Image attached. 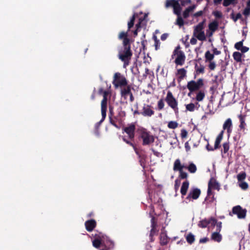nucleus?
Listing matches in <instances>:
<instances>
[{
  "instance_id": "obj_57",
  "label": "nucleus",
  "mask_w": 250,
  "mask_h": 250,
  "mask_svg": "<svg viewBox=\"0 0 250 250\" xmlns=\"http://www.w3.org/2000/svg\"><path fill=\"white\" fill-rule=\"evenodd\" d=\"M212 14L218 19L221 18L222 17V14L220 11H215L212 13Z\"/></svg>"
},
{
  "instance_id": "obj_41",
  "label": "nucleus",
  "mask_w": 250,
  "mask_h": 250,
  "mask_svg": "<svg viewBox=\"0 0 250 250\" xmlns=\"http://www.w3.org/2000/svg\"><path fill=\"white\" fill-rule=\"evenodd\" d=\"M186 240L188 243L191 244L195 241L194 236L192 233H190L187 236Z\"/></svg>"
},
{
  "instance_id": "obj_19",
  "label": "nucleus",
  "mask_w": 250,
  "mask_h": 250,
  "mask_svg": "<svg viewBox=\"0 0 250 250\" xmlns=\"http://www.w3.org/2000/svg\"><path fill=\"white\" fill-rule=\"evenodd\" d=\"M189 183L188 180L185 181L182 183L180 192L182 194V197H183L187 194V191L189 188Z\"/></svg>"
},
{
  "instance_id": "obj_59",
  "label": "nucleus",
  "mask_w": 250,
  "mask_h": 250,
  "mask_svg": "<svg viewBox=\"0 0 250 250\" xmlns=\"http://www.w3.org/2000/svg\"><path fill=\"white\" fill-rule=\"evenodd\" d=\"M208 68L210 70H214L216 67L215 62L213 61L209 62Z\"/></svg>"
},
{
  "instance_id": "obj_10",
  "label": "nucleus",
  "mask_w": 250,
  "mask_h": 250,
  "mask_svg": "<svg viewBox=\"0 0 250 250\" xmlns=\"http://www.w3.org/2000/svg\"><path fill=\"white\" fill-rule=\"evenodd\" d=\"M247 212L246 209H243L240 206L237 205L232 208V211L229 212V215L232 216L233 215H236L239 219H244Z\"/></svg>"
},
{
  "instance_id": "obj_27",
  "label": "nucleus",
  "mask_w": 250,
  "mask_h": 250,
  "mask_svg": "<svg viewBox=\"0 0 250 250\" xmlns=\"http://www.w3.org/2000/svg\"><path fill=\"white\" fill-rule=\"evenodd\" d=\"M210 223V220L207 219H204L201 221H200L198 223V226L199 227L201 228H206L208 224Z\"/></svg>"
},
{
  "instance_id": "obj_14",
  "label": "nucleus",
  "mask_w": 250,
  "mask_h": 250,
  "mask_svg": "<svg viewBox=\"0 0 250 250\" xmlns=\"http://www.w3.org/2000/svg\"><path fill=\"white\" fill-rule=\"evenodd\" d=\"M84 225L88 231H92L96 227L97 223L94 219L88 220L85 222Z\"/></svg>"
},
{
  "instance_id": "obj_36",
  "label": "nucleus",
  "mask_w": 250,
  "mask_h": 250,
  "mask_svg": "<svg viewBox=\"0 0 250 250\" xmlns=\"http://www.w3.org/2000/svg\"><path fill=\"white\" fill-rule=\"evenodd\" d=\"M205 57L206 58V62H211L214 59V54H211L209 51H207L205 53Z\"/></svg>"
},
{
  "instance_id": "obj_60",
  "label": "nucleus",
  "mask_w": 250,
  "mask_h": 250,
  "mask_svg": "<svg viewBox=\"0 0 250 250\" xmlns=\"http://www.w3.org/2000/svg\"><path fill=\"white\" fill-rule=\"evenodd\" d=\"M187 136H188V131L185 129H182L181 130V138L182 139L185 138L187 137Z\"/></svg>"
},
{
  "instance_id": "obj_58",
  "label": "nucleus",
  "mask_w": 250,
  "mask_h": 250,
  "mask_svg": "<svg viewBox=\"0 0 250 250\" xmlns=\"http://www.w3.org/2000/svg\"><path fill=\"white\" fill-rule=\"evenodd\" d=\"M139 163L140 165L143 167L145 168V159L144 158V156L143 155L141 156V158H139Z\"/></svg>"
},
{
  "instance_id": "obj_39",
  "label": "nucleus",
  "mask_w": 250,
  "mask_h": 250,
  "mask_svg": "<svg viewBox=\"0 0 250 250\" xmlns=\"http://www.w3.org/2000/svg\"><path fill=\"white\" fill-rule=\"evenodd\" d=\"M194 36L201 41H204L206 40V39L204 31L198 33L197 34L194 35Z\"/></svg>"
},
{
  "instance_id": "obj_33",
  "label": "nucleus",
  "mask_w": 250,
  "mask_h": 250,
  "mask_svg": "<svg viewBox=\"0 0 250 250\" xmlns=\"http://www.w3.org/2000/svg\"><path fill=\"white\" fill-rule=\"evenodd\" d=\"M232 56L234 60L237 62H242V55L241 53L237 51L234 52L232 54Z\"/></svg>"
},
{
  "instance_id": "obj_61",
  "label": "nucleus",
  "mask_w": 250,
  "mask_h": 250,
  "mask_svg": "<svg viewBox=\"0 0 250 250\" xmlns=\"http://www.w3.org/2000/svg\"><path fill=\"white\" fill-rule=\"evenodd\" d=\"M196 83L200 89L204 85L203 80L202 79H199L197 82H196Z\"/></svg>"
},
{
  "instance_id": "obj_49",
  "label": "nucleus",
  "mask_w": 250,
  "mask_h": 250,
  "mask_svg": "<svg viewBox=\"0 0 250 250\" xmlns=\"http://www.w3.org/2000/svg\"><path fill=\"white\" fill-rule=\"evenodd\" d=\"M223 152L224 153H226L228 152V151L229 150V143L226 142L224 143L223 144Z\"/></svg>"
},
{
  "instance_id": "obj_8",
  "label": "nucleus",
  "mask_w": 250,
  "mask_h": 250,
  "mask_svg": "<svg viewBox=\"0 0 250 250\" xmlns=\"http://www.w3.org/2000/svg\"><path fill=\"white\" fill-rule=\"evenodd\" d=\"M165 101L168 105L174 111L176 115L179 114V109L178 107V101L173 96L172 92L168 91L165 98Z\"/></svg>"
},
{
  "instance_id": "obj_48",
  "label": "nucleus",
  "mask_w": 250,
  "mask_h": 250,
  "mask_svg": "<svg viewBox=\"0 0 250 250\" xmlns=\"http://www.w3.org/2000/svg\"><path fill=\"white\" fill-rule=\"evenodd\" d=\"M186 109L189 111H193L195 109V105L193 103H190L186 105Z\"/></svg>"
},
{
  "instance_id": "obj_26",
  "label": "nucleus",
  "mask_w": 250,
  "mask_h": 250,
  "mask_svg": "<svg viewBox=\"0 0 250 250\" xmlns=\"http://www.w3.org/2000/svg\"><path fill=\"white\" fill-rule=\"evenodd\" d=\"M219 24L217 21H214L208 24V28L210 31L215 32L218 27Z\"/></svg>"
},
{
  "instance_id": "obj_30",
  "label": "nucleus",
  "mask_w": 250,
  "mask_h": 250,
  "mask_svg": "<svg viewBox=\"0 0 250 250\" xmlns=\"http://www.w3.org/2000/svg\"><path fill=\"white\" fill-rule=\"evenodd\" d=\"M108 92L107 91L104 92L103 99L101 102V108H107V96Z\"/></svg>"
},
{
  "instance_id": "obj_4",
  "label": "nucleus",
  "mask_w": 250,
  "mask_h": 250,
  "mask_svg": "<svg viewBox=\"0 0 250 250\" xmlns=\"http://www.w3.org/2000/svg\"><path fill=\"white\" fill-rule=\"evenodd\" d=\"M138 16V14L135 13L132 16L130 21L128 22V30L127 32L122 31L119 33L118 39L123 41V44H125V42L126 44L131 43L130 40L128 38V31L133 26L135 18Z\"/></svg>"
},
{
  "instance_id": "obj_47",
  "label": "nucleus",
  "mask_w": 250,
  "mask_h": 250,
  "mask_svg": "<svg viewBox=\"0 0 250 250\" xmlns=\"http://www.w3.org/2000/svg\"><path fill=\"white\" fill-rule=\"evenodd\" d=\"M197 67V64H196L195 68L197 73H204L205 67L203 65H201L200 67Z\"/></svg>"
},
{
  "instance_id": "obj_52",
  "label": "nucleus",
  "mask_w": 250,
  "mask_h": 250,
  "mask_svg": "<svg viewBox=\"0 0 250 250\" xmlns=\"http://www.w3.org/2000/svg\"><path fill=\"white\" fill-rule=\"evenodd\" d=\"M106 110L107 108H101V113L102 116V119L101 120V122H103L105 118L106 115Z\"/></svg>"
},
{
  "instance_id": "obj_22",
  "label": "nucleus",
  "mask_w": 250,
  "mask_h": 250,
  "mask_svg": "<svg viewBox=\"0 0 250 250\" xmlns=\"http://www.w3.org/2000/svg\"><path fill=\"white\" fill-rule=\"evenodd\" d=\"M223 131H222L216 138L214 146L215 149H218L220 147V143L223 139Z\"/></svg>"
},
{
  "instance_id": "obj_37",
  "label": "nucleus",
  "mask_w": 250,
  "mask_h": 250,
  "mask_svg": "<svg viewBox=\"0 0 250 250\" xmlns=\"http://www.w3.org/2000/svg\"><path fill=\"white\" fill-rule=\"evenodd\" d=\"M158 231V230L156 228H151V230L150 231V234H149V239L150 241L151 242H152L154 241V239L153 238V236L156 235Z\"/></svg>"
},
{
  "instance_id": "obj_20",
  "label": "nucleus",
  "mask_w": 250,
  "mask_h": 250,
  "mask_svg": "<svg viewBox=\"0 0 250 250\" xmlns=\"http://www.w3.org/2000/svg\"><path fill=\"white\" fill-rule=\"evenodd\" d=\"M206 20L204 19L203 21L200 22L198 25L195 26L193 31V36L196 35L199 33L203 31L204 23Z\"/></svg>"
},
{
  "instance_id": "obj_44",
  "label": "nucleus",
  "mask_w": 250,
  "mask_h": 250,
  "mask_svg": "<svg viewBox=\"0 0 250 250\" xmlns=\"http://www.w3.org/2000/svg\"><path fill=\"white\" fill-rule=\"evenodd\" d=\"M109 112H110V116H109V121L111 124H112L113 125H114L116 127H118L117 125L116 124V122L114 120H113L111 116H113V111L112 109L110 108L109 109Z\"/></svg>"
},
{
  "instance_id": "obj_51",
  "label": "nucleus",
  "mask_w": 250,
  "mask_h": 250,
  "mask_svg": "<svg viewBox=\"0 0 250 250\" xmlns=\"http://www.w3.org/2000/svg\"><path fill=\"white\" fill-rule=\"evenodd\" d=\"M231 18L234 21H236L238 19H240L242 17L241 14L240 13H238L236 14V16H235L233 13L231 14Z\"/></svg>"
},
{
  "instance_id": "obj_64",
  "label": "nucleus",
  "mask_w": 250,
  "mask_h": 250,
  "mask_svg": "<svg viewBox=\"0 0 250 250\" xmlns=\"http://www.w3.org/2000/svg\"><path fill=\"white\" fill-rule=\"evenodd\" d=\"M250 14V8L246 7L243 12V14L247 16L249 15Z\"/></svg>"
},
{
  "instance_id": "obj_23",
  "label": "nucleus",
  "mask_w": 250,
  "mask_h": 250,
  "mask_svg": "<svg viewBox=\"0 0 250 250\" xmlns=\"http://www.w3.org/2000/svg\"><path fill=\"white\" fill-rule=\"evenodd\" d=\"M183 168H185V167L181 165L180 159H176L174 163L173 170L174 171L178 170L179 171H181Z\"/></svg>"
},
{
  "instance_id": "obj_18",
  "label": "nucleus",
  "mask_w": 250,
  "mask_h": 250,
  "mask_svg": "<svg viewBox=\"0 0 250 250\" xmlns=\"http://www.w3.org/2000/svg\"><path fill=\"white\" fill-rule=\"evenodd\" d=\"M187 86L190 92H192L199 89L196 82L193 80L188 82Z\"/></svg>"
},
{
  "instance_id": "obj_13",
  "label": "nucleus",
  "mask_w": 250,
  "mask_h": 250,
  "mask_svg": "<svg viewBox=\"0 0 250 250\" xmlns=\"http://www.w3.org/2000/svg\"><path fill=\"white\" fill-rule=\"evenodd\" d=\"M149 105H145L143 107V111L141 114L144 116L150 117L154 114V111L151 108Z\"/></svg>"
},
{
  "instance_id": "obj_54",
  "label": "nucleus",
  "mask_w": 250,
  "mask_h": 250,
  "mask_svg": "<svg viewBox=\"0 0 250 250\" xmlns=\"http://www.w3.org/2000/svg\"><path fill=\"white\" fill-rule=\"evenodd\" d=\"M241 134L240 132H237L233 137V140L237 143L239 142L241 138Z\"/></svg>"
},
{
  "instance_id": "obj_31",
  "label": "nucleus",
  "mask_w": 250,
  "mask_h": 250,
  "mask_svg": "<svg viewBox=\"0 0 250 250\" xmlns=\"http://www.w3.org/2000/svg\"><path fill=\"white\" fill-rule=\"evenodd\" d=\"M185 168L188 169V171L191 173H194L197 171V167L193 163H189L188 167H185Z\"/></svg>"
},
{
  "instance_id": "obj_55",
  "label": "nucleus",
  "mask_w": 250,
  "mask_h": 250,
  "mask_svg": "<svg viewBox=\"0 0 250 250\" xmlns=\"http://www.w3.org/2000/svg\"><path fill=\"white\" fill-rule=\"evenodd\" d=\"M234 0H224L223 2V6L227 7L233 3Z\"/></svg>"
},
{
  "instance_id": "obj_1",
  "label": "nucleus",
  "mask_w": 250,
  "mask_h": 250,
  "mask_svg": "<svg viewBox=\"0 0 250 250\" xmlns=\"http://www.w3.org/2000/svg\"><path fill=\"white\" fill-rule=\"evenodd\" d=\"M95 239L92 241L93 246L99 250H111L114 248V243L106 235L100 232L92 234Z\"/></svg>"
},
{
  "instance_id": "obj_63",
  "label": "nucleus",
  "mask_w": 250,
  "mask_h": 250,
  "mask_svg": "<svg viewBox=\"0 0 250 250\" xmlns=\"http://www.w3.org/2000/svg\"><path fill=\"white\" fill-rule=\"evenodd\" d=\"M209 220H210V224H211V226H213V227L215 226L217 223L218 222L217 220L213 217H211L209 219Z\"/></svg>"
},
{
  "instance_id": "obj_29",
  "label": "nucleus",
  "mask_w": 250,
  "mask_h": 250,
  "mask_svg": "<svg viewBox=\"0 0 250 250\" xmlns=\"http://www.w3.org/2000/svg\"><path fill=\"white\" fill-rule=\"evenodd\" d=\"M239 118L240 122V124L239 126V127L240 128V129L243 130V131L244 132L246 125V124L245 123V117L242 115H240L239 116Z\"/></svg>"
},
{
  "instance_id": "obj_16",
  "label": "nucleus",
  "mask_w": 250,
  "mask_h": 250,
  "mask_svg": "<svg viewBox=\"0 0 250 250\" xmlns=\"http://www.w3.org/2000/svg\"><path fill=\"white\" fill-rule=\"evenodd\" d=\"M159 238L160 244L162 246L167 245L169 240L166 232H161L160 234Z\"/></svg>"
},
{
  "instance_id": "obj_9",
  "label": "nucleus",
  "mask_w": 250,
  "mask_h": 250,
  "mask_svg": "<svg viewBox=\"0 0 250 250\" xmlns=\"http://www.w3.org/2000/svg\"><path fill=\"white\" fill-rule=\"evenodd\" d=\"M113 84L115 88L122 87L127 85V81L120 73L116 72L113 76Z\"/></svg>"
},
{
  "instance_id": "obj_21",
  "label": "nucleus",
  "mask_w": 250,
  "mask_h": 250,
  "mask_svg": "<svg viewBox=\"0 0 250 250\" xmlns=\"http://www.w3.org/2000/svg\"><path fill=\"white\" fill-rule=\"evenodd\" d=\"M117 111V115L114 117L115 119L116 120H121L125 116V112L122 110V108L121 107L118 108Z\"/></svg>"
},
{
  "instance_id": "obj_43",
  "label": "nucleus",
  "mask_w": 250,
  "mask_h": 250,
  "mask_svg": "<svg viewBox=\"0 0 250 250\" xmlns=\"http://www.w3.org/2000/svg\"><path fill=\"white\" fill-rule=\"evenodd\" d=\"M178 126V124L175 121H170L167 125V127L170 129H175Z\"/></svg>"
},
{
  "instance_id": "obj_7",
  "label": "nucleus",
  "mask_w": 250,
  "mask_h": 250,
  "mask_svg": "<svg viewBox=\"0 0 250 250\" xmlns=\"http://www.w3.org/2000/svg\"><path fill=\"white\" fill-rule=\"evenodd\" d=\"M180 46H177L173 52L172 58H173L174 56H176V58L174 61L175 63L177 65L182 66L185 62L186 56L184 52L180 50Z\"/></svg>"
},
{
  "instance_id": "obj_56",
  "label": "nucleus",
  "mask_w": 250,
  "mask_h": 250,
  "mask_svg": "<svg viewBox=\"0 0 250 250\" xmlns=\"http://www.w3.org/2000/svg\"><path fill=\"white\" fill-rule=\"evenodd\" d=\"M180 185V182L178 180L176 179L175 180V183H174V189L176 192H177V191L179 189V187Z\"/></svg>"
},
{
  "instance_id": "obj_35",
  "label": "nucleus",
  "mask_w": 250,
  "mask_h": 250,
  "mask_svg": "<svg viewBox=\"0 0 250 250\" xmlns=\"http://www.w3.org/2000/svg\"><path fill=\"white\" fill-rule=\"evenodd\" d=\"M232 123L230 118L227 119L223 124V128L224 130H226L228 128H232Z\"/></svg>"
},
{
  "instance_id": "obj_28",
  "label": "nucleus",
  "mask_w": 250,
  "mask_h": 250,
  "mask_svg": "<svg viewBox=\"0 0 250 250\" xmlns=\"http://www.w3.org/2000/svg\"><path fill=\"white\" fill-rule=\"evenodd\" d=\"M210 183V188L212 189H215L219 190L220 189V186L218 182L213 178H211L209 181L208 184Z\"/></svg>"
},
{
  "instance_id": "obj_2",
  "label": "nucleus",
  "mask_w": 250,
  "mask_h": 250,
  "mask_svg": "<svg viewBox=\"0 0 250 250\" xmlns=\"http://www.w3.org/2000/svg\"><path fill=\"white\" fill-rule=\"evenodd\" d=\"M132 54L131 43L126 44L125 42V44H123V46L119 49L118 57L121 61L124 62V67L129 65Z\"/></svg>"
},
{
  "instance_id": "obj_53",
  "label": "nucleus",
  "mask_w": 250,
  "mask_h": 250,
  "mask_svg": "<svg viewBox=\"0 0 250 250\" xmlns=\"http://www.w3.org/2000/svg\"><path fill=\"white\" fill-rule=\"evenodd\" d=\"M243 46V41H240L236 42L234 45V47L238 50H240Z\"/></svg>"
},
{
  "instance_id": "obj_42",
  "label": "nucleus",
  "mask_w": 250,
  "mask_h": 250,
  "mask_svg": "<svg viewBox=\"0 0 250 250\" xmlns=\"http://www.w3.org/2000/svg\"><path fill=\"white\" fill-rule=\"evenodd\" d=\"M177 18L176 20V24L179 25L180 27H181L184 24V21L182 18L181 17V15H177Z\"/></svg>"
},
{
  "instance_id": "obj_46",
  "label": "nucleus",
  "mask_w": 250,
  "mask_h": 250,
  "mask_svg": "<svg viewBox=\"0 0 250 250\" xmlns=\"http://www.w3.org/2000/svg\"><path fill=\"white\" fill-rule=\"evenodd\" d=\"M179 177L182 179H187L188 177V173L183 171V170H181V171H179Z\"/></svg>"
},
{
  "instance_id": "obj_38",
  "label": "nucleus",
  "mask_w": 250,
  "mask_h": 250,
  "mask_svg": "<svg viewBox=\"0 0 250 250\" xmlns=\"http://www.w3.org/2000/svg\"><path fill=\"white\" fill-rule=\"evenodd\" d=\"M247 176L246 173L245 172H242L239 173L237 175V179L238 180V183L244 181V180L246 179Z\"/></svg>"
},
{
  "instance_id": "obj_24",
  "label": "nucleus",
  "mask_w": 250,
  "mask_h": 250,
  "mask_svg": "<svg viewBox=\"0 0 250 250\" xmlns=\"http://www.w3.org/2000/svg\"><path fill=\"white\" fill-rule=\"evenodd\" d=\"M215 201L214 195L212 196H207L203 203L206 204V208L208 207L210 205Z\"/></svg>"
},
{
  "instance_id": "obj_6",
  "label": "nucleus",
  "mask_w": 250,
  "mask_h": 250,
  "mask_svg": "<svg viewBox=\"0 0 250 250\" xmlns=\"http://www.w3.org/2000/svg\"><path fill=\"white\" fill-rule=\"evenodd\" d=\"M135 129L136 126L133 123L129 124L126 126L123 127V132L127 135V136L122 137L123 141L124 142V140H125L127 141H130L131 143H134Z\"/></svg>"
},
{
  "instance_id": "obj_17",
  "label": "nucleus",
  "mask_w": 250,
  "mask_h": 250,
  "mask_svg": "<svg viewBox=\"0 0 250 250\" xmlns=\"http://www.w3.org/2000/svg\"><path fill=\"white\" fill-rule=\"evenodd\" d=\"M131 85H125V86H123L121 87V96L126 98V97L128 95V94H131Z\"/></svg>"
},
{
  "instance_id": "obj_50",
  "label": "nucleus",
  "mask_w": 250,
  "mask_h": 250,
  "mask_svg": "<svg viewBox=\"0 0 250 250\" xmlns=\"http://www.w3.org/2000/svg\"><path fill=\"white\" fill-rule=\"evenodd\" d=\"M164 103L163 99H160L158 102V108L159 110L163 109L164 107Z\"/></svg>"
},
{
  "instance_id": "obj_62",
  "label": "nucleus",
  "mask_w": 250,
  "mask_h": 250,
  "mask_svg": "<svg viewBox=\"0 0 250 250\" xmlns=\"http://www.w3.org/2000/svg\"><path fill=\"white\" fill-rule=\"evenodd\" d=\"M216 231L220 232L222 229V222H218L217 223L216 225Z\"/></svg>"
},
{
  "instance_id": "obj_3",
  "label": "nucleus",
  "mask_w": 250,
  "mask_h": 250,
  "mask_svg": "<svg viewBox=\"0 0 250 250\" xmlns=\"http://www.w3.org/2000/svg\"><path fill=\"white\" fill-rule=\"evenodd\" d=\"M139 133V138L142 140L143 146H149L154 143V136L147 129L142 128L140 129Z\"/></svg>"
},
{
  "instance_id": "obj_11",
  "label": "nucleus",
  "mask_w": 250,
  "mask_h": 250,
  "mask_svg": "<svg viewBox=\"0 0 250 250\" xmlns=\"http://www.w3.org/2000/svg\"><path fill=\"white\" fill-rule=\"evenodd\" d=\"M148 16V14L145 13L143 17H141L139 19L138 22L136 24V30L133 31V34L135 36H137L138 34V32L139 29L143 26L144 25H146V19Z\"/></svg>"
},
{
  "instance_id": "obj_45",
  "label": "nucleus",
  "mask_w": 250,
  "mask_h": 250,
  "mask_svg": "<svg viewBox=\"0 0 250 250\" xmlns=\"http://www.w3.org/2000/svg\"><path fill=\"white\" fill-rule=\"evenodd\" d=\"M157 227V219L155 217L152 216L151 219V228H156Z\"/></svg>"
},
{
  "instance_id": "obj_34",
  "label": "nucleus",
  "mask_w": 250,
  "mask_h": 250,
  "mask_svg": "<svg viewBox=\"0 0 250 250\" xmlns=\"http://www.w3.org/2000/svg\"><path fill=\"white\" fill-rule=\"evenodd\" d=\"M124 142L126 144H127V145H129L130 146H132L133 148V149H134L136 154L138 156L139 158H141V156L142 155H141L140 154L139 152L137 150V147L136 146V145H135V144L134 143H131L130 141H126L125 140H124Z\"/></svg>"
},
{
  "instance_id": "obj_12",
  "label": "nucleus",
  "mask_w": 250,
  "mask_h": 250,
  "mask_svg": "<svg viewBox=\"0 0 250 250\" xmlns=\"http://www.w3.org/2000/svg\"><path fill=\"white\" fill-rule=\"evenodd\" d=\"M201 194V190L198 188H194L190 190L188 196L187 200H190L191 198L193 200L197 199Z\"/></svg>"
},
{
  "instance_id": "obj_5",
  "label": "nucleus",
  "mask_w": 250,
  "mask_h": 250,
  "mask_svg": "<svg viewBox=\"0 0 250 250\" xmlns=\"http://www.w3.org/2000/svg\"><path fill=\"white\" fill-rule=\"evenodd\" d=\"M179 0H166L164 7L166 9L172 8L173 12L176 15H181L182 8Z\"/></svg>"
},
{
  "instance_id": "obj_25",
  "label": "nucleus",
  "mask_w": 250,
  "mask_h": 250,
  "mask_svg": "<svg viewBox=\"0 0 250 250\" xmlns=\"http://www.w3.org/2000/svg\"><path fill=\"white\" fill-rule=\"evenodd\" d=\"M220 232L215 231L212 233L211 238L212 240L220 242L222 240V236L219 233Z\"/></svg>"
},
{
  "instance_id": "obj_40",
  "label": "nucleus",
  "mask_w": 250,
  "mask_h": 250,
  "mask_svg": "<svg viewBox=\"0 0 250 250\" xmlns=\"http://www.w3.org/2000/svg\"><path fill=\"white\" fill-rule=\"evenodd\" d=\"M239 187L244 190H246L249 188V185L248 184L245 182V181H242L238 183Z\"/></svg>"
},
{
  "instance_id": "obj_32",
  "label": "nucleus",
  "mask_w": 250,
  "mask_h": 250,
  "mask_svg": "<svg viewBox=\"0 0 250 250\" xmlns=\"http://www.w3.org/2000/svg\"><path fill=\"white\" fill-rule=\"evenodd\" d=\"M205 97V93L204 90H200L196 94V100L201 102L203 100Z\"/></svg>"
},
{
  "instance_id": "obj_15",
  "label": "nucleus",
  "mask_w": 250,
  "mask_h": 250,
  "mask_svg": "<svg viewBox=\"0 0 250 250\" xmlns=\"http://www.w3.org/2000/svg\"><path fill=\"white\" fill-rule=\"evenodd\" d=\"M176 75L178 76L177 81L179 83L187 76V70L184 68L178 69L176 73Z\"/></svg>"
}]
</instances>
